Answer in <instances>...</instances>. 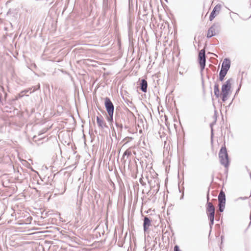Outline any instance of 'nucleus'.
Masks as SVG:
<instances>
[{
  "mask_svg": "<svg viewBox=\"0 0 251 251\" xmlns=\"http://www.w3.org/2000/svg\"><path fill=\"white\" fill-rule=\"evenodd\" d=\"M207 202L206 207V213L207 214L208 220H209V226L211 229L214 224L215 209L212 203L209 202V197H207Z\"/></svg>",
  "mask_w": 251,
  "mask_h": 251,
  "instance_id": "1",
  "label": "nucleus"
},
{
  "mask_svg": "<svg viewBox=\"0 0 251 251\" xmlns=\"http://www.w3.org/2000/svg\"><path fill=\"white\" fill-rule=\"evenodd\" d=\"M231 78L228 79L222 87V100L223 102L226 101L227 99V96L231 89Z\"/></svg>",
  "mask_w": 251,
  "mask_h": 251,
  "instance_id": "2",
  "label": "nucleus"
},
{
  "mask_svg": "<svg viewBox=\"0 0 251 251\" xmlns=\"http://www.w3.org/2000/svg\"><path fill=\"white\" fill-rule=\"evenodd\" d=\"M219 157L221 164L225 167H227L228 165L229 161L228 154L225 147H222L221 148L219 153Z\"/></svg>",
  "mask_w": 251,
  "mask_h": 251,
  "instance_id": "3",
  "label": "nucleus"
},
{
  "mask_svg": "<svg viewBox=\"0 0 251 251\" xmlns=\"http://www.w3.org/2000/svg\"><path fill=\"white\" fill-rule=\"evenodd\" d=\"M221 25L218 23H214L208 30L207 37L210 38L216 35L220 31Z\"/></svg>",
  "mask_w": 251,
  "mask_h": 251,
  "instance_id": "4",
  "label": "nucleus"
},
{
  "mask_svg": "<svg viewBox=\"0 0 251 251\" xmlns=\"http://www.w3.org/2000/svg\"><path fill=\"white\" fill-rule=\"evenodd\" d=\"M199 63L201 67V71H202L205 68V51L204 49H202L200 50L199 53Z\"/></svg>",
  "mask_w": 251,
  "mask_h": 251,
  "instance_id": "5",
  "label": "nucleus"
},
{
  "mask_svg": "<svg viewBox=\"0 0 251 251\" xmlns=\"http://www.w3.org/2000/svg\"><path fill=\"white\" fill-rule=\"evenodd\" d=\"M104 105L107 113H114V105L109 98H105Z\"/></svg>",
  "mask_w": 251,
  "mask_h": 251,
  "instance_id": "6",
  "label": "nucleus"
},
{
  "mask_svg": "<svg viewBox=\"0 0 251 251\" xmlns=\"http://www.w3.org/2000/svg\"><path fill=\"white\" fill-rule=\"evenodd\" d=\"M221 8V5L220 4H217L214 8H213V10L210 13V16H209V20L210 21H212L214 18L216 17L217 13H219L220 9Z\"/></svg>",
  "mask_w": 251,
  "mask_h": 251,
  "instance_id": "7",
  "label": "nucleus"
},
{
  "mask_svg": "<svg viewBox=\"0 0 251 251\" xmlns=\"http://www.w3.org/2000/svg\"><path fill=\"white\" fill-rule=\"evenodd\" d=\"M97 123L98 126L101 128L103 129L105 127H107V126L103 120V118L101 115H100L99 117H97Z\"/></svg>",
  "mask_w": 251,
  "mask_h": 251,
  "instance_id": "8",
  "label": "nucleus"
},
{
  "mask_svg": "<svg viewBox=\"0 0 251 251\" xmlns=\"http://www.w3.org/2000/svg\"><path fill=\"white\" fill-rule=\"evenodd\" d=\"M230 66V61L227 58H225L222 65L221 69H223L226 72H227L229 69Z\"/></svg>",
  "mask_w": 251,
  "mask_h": 251,
  "instance_id": "9",
  "label": "nucleus"
},
{
  "mask_svg": "<svg viewBox=\"0 0 251 251\" xmlns=\"http://www.w3.org/2000/svg\"><path fill=\"white\" fill-rule=\"evenodd\" d=\"M151 226V220L147 216L144 218L143 228L145 232L147 231L150 226Z\"/></svg>",
  "mask_w": 251,
  "mask_h": 251,
  "instance_id": "10",
  "label": "nucleus"
},
{
  "mask_svg": "<svg viewBox=\"0 0 251 251\" xmlns=\"http://www.w3.org/2000/svg\"><path fill=\"white\" fill-rule=\"evenodd\" d=\"M148 83L145 79H142L140 82V89L143 92H146L147 91Z\"/></svg>",
  "mask_w": 251,
  "mask_h": 251,
  "instance_id": "11",
  "label": "nucleus"
},
{
  "mask_svg": "<svg viewBox=\"0 0 251 251\" xmlns=\"http://www.w3.org/2000/svg\"><path fill=\"white\" fill-rule=\"evenodd\" d=\"M219 203H226V196L224 192L221 191L218 196Z\"/></svg>",
  "mask_w": 251,
  "mask_h": 251,
  "instance_id": "12",
  "label": "nucleus"
},
{
  "mask_svg": "<svg viewBox=\"0 0 251 251\" xmlns=\"http://www.w3.org/2000/svg\"><path fill=\"white\" fill-rule=\"evenodd\" d=\"M214 95L217 98H218L220 96V90L219 89V85L216 83L214 87Z\"/></svg>",
  "mask_w": 251,
  "mask_h": 251,
  "instance_id": "13",
  "label": "nucleus"
},
{
  "mask_svg": "<svg viewBox=\"0 0 251 251\" xmlns=\"http://www.w3.org/2000/svg\"><path fill=\"white\" fill-rule=\"evenodd\" d=\"M227 72L225 71V70H223V69H221L220 73H219V80L221 81H222L226 75Z\"/></svg>",
  "mask_w": 251,
  "mask_h": 251,
  "instance_id": "14",
  "label": "nucleus"
},
{
  "mask_svg": "<svg viewBox=\"0 0 251 251\" xmlns=\"http://www.w3.org/2000/svg\"><path fill=\"white\" fill-rule=\"evenodd\" d=\"M149 183H150L151 187V188L155 187V184H154V185H153L152 181L151 180V181H149ZM154 183L156 184V192H157L158 191V190H159V183L158 182H156L155 180H154Z\"/></svg>",
  "mask_w": 251,
  "mask_h": 251,
  "instance_id": "15",
  "label": "nucleus"
},
{
  "mask_svg": "<svg viewBox=\"0 0 251 251\" xmlns=\"http://www.w3.org/2000/svg\"><path fill=\"white\" fill-rule=\"evenodd\" d=\"M225 204H226V203H218L219 210L220 212H222L224 211V210L225 207Z\"/></svg>",
  "mask_w": 251,
  "mask_h": 251,
  "instance_id": "16",
  "label": "nucleus"
},
{
  "mask_svg": "<svg viewBox=\"0 0 251 251\" xmlns=\"http://www.w3.org/2000/svg\"><path fill=\"white\" fill-rule=\"evenodd\" d=\"M113 113H108V117H107V120L108 121V122H111V123L113 122Z\"/></svg>",
  "mask_w": 251,
  "mask_h": 251,
  "instance_id": "17",
  "label": "nucleus"
},
{
  "mask_svg": "<svg viewBox=\"0 0 251 251\" xmlns=\"http://www.w3.org/2000/svg\"><path fill=\"white\" fill-rule=\"evenodd\" d=\"M40 84H38L37 86H34V87H32L30 89V90L31 91L30 92V93L35 92L37 90H39L40 89Z\"/></svg>",
  "mask_w": 251,
  "mask_h": 251,
  "instance_id": "18",
  "label": "nucleus"
},
{
  "mask_svg": "<svg viewBox=\"0 0 251 251\" xmlns=\"http://www.w3.org/2000/svg\"><path fill=\"white\" fill-rule=\"evenodd\" d=\"M131 154V151L127 150L124 153L123 158H124L126 156H127L128 157V156H130Z\"/></svg>",
  "mask_w": 251,
  "mask_h": 251,
  "instance_id": "19",
  "label": "nucleus"
},
{
  "mask_svg": "<svg viewBox=\"0 0 251 251\" xmlns=\"http://www.w3.org/2000/svg\"><path fill=\"white\" fill-rule=\"evenodd\" d=\"M108 0H103V7L104 8L108 7Z\"/></svg>",
  "mask_w": 251,
  "mask_h": 251,
  "instance_id": "20",
  "label": "nucleus"
},
{
  "mask_svg": "<svg viewBox=\"0 0 251 251\" xmlns=\"http://www.w3.org/2000/svg\"><path fill=\"white\" fill-rule=\"evenodd\" d=\"M116 126L117 127L119 128L120 131H122L123 129V125L122 124H119L117 123H116Z\"/></svg>",
  "mask_w": 251,
  "mask_h": 251,
  "instance_id": "21",
  "label": "nucleus"
},
{
  "mask_svg": "<svg viewBox=\"0 0 251 251\" xmlns=\"http://www.w3.org/2000/svg\"><path fill=\"white\" fill-rule=\"evenodd\" d=\"M174 251H181L179 250V247L177 245H176L174 247Z\"/></svg>",
  "mask_w": 251,
  "mask_h": 251,
  "instance_id": "22",
  "label": "nucleus"
},
{
  "mask_svg": "<svg viewBox=\"0 0 251 251\" xmlns=\"http://www.w3.org/2000/svg\"><path fill=\"white\" fill-rule=\"evenodd\" d=\"M47 129H43L41 131H40V132L39 133V135H41L42 134H43V133H45L46 131H47Z\"/></svg>",
  "mask_w": 251,
  "mask_h": 251,
  "instance_id": "23",
  "label": "nucleus"
},
{
  "mask_svg": "<svg viewBox=\"0 0 251 251\" xmlns=\"http://www.w3.org/2000/svg\"><path fill=\"white\" fill-rule=\"evenodd\" d=\"M47 129H43L41 131H40V132L39 133V135H41L42 134H43V133H45L46 131H47Z\"/></svg>",
  "mask_w": 251,
  "mask_h": 251,
  "instance_id": "24",
  "label": "nucleus"
},
{
  "mask_svg": "<svg viewBox=\"0 0 251 251\" xmlns=\"http://www.w3.org/2000/svg\"><path fill=\"white\" fill-rule=\"evenodd\" d=\"M139 181L142 185H144L145 184V183L143 182L142 178H140Z\"/></svg>",
  "mask_w": 251,
  "mask_h": 251,
  "instance_id": "25",
  "label": "nucleus"
},
{
  "mask_svg": "<svg viewBox=\"0 0 251 251\" xmlns=\"http://www.w3.org/2000/svg\"><path fill=\"white\" fill-rule=\"evenodd\" d=\"M248 198V197H240L239 198V199H241V200H246Z\"/></svg>",
  "mask_w": 251,
  "mask_h": 251,
  "instance_id": "26",
  "label": "nucleus"
},
{
  "mask_svg": "<svg viewBox=\"0 0 251 251\" xmlns=\"http://www.w3.org/2000/svg\"><path fill=\"white\" fill-rule=\"evenodd\" d=\"M213 128L211 127V135H212V136L213 135Z\"/></svg>",
  "mask_w": 251,
  "mask_h": 251,
  "instance_id": "27",
  "label": "nucleus"
},
{
  "mask_svg": "<svg viewBox=\"0 0 251 251\" xmlns=\"http://www.w3.org/2000/svg\"><path fill=\"white\" fill-rule=\"evenodd\" d=\"M1 220V218L0 217V220Z\"/></svg>",
  "mask_w": 251,
  "mask_h": 251,
  "instance_id": "28",
  "label": "nucleus"
}]
</instances>
